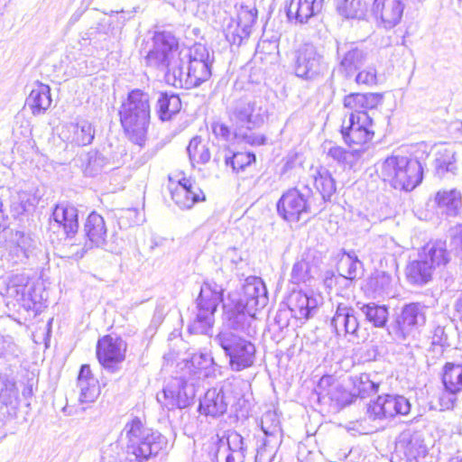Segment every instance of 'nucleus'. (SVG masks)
Returning a JSON list of instances; mask_svg holds the SVG:
<instances>
[{"instance_id":"21","label":"nucleus","mask_w":462,"mask_h":462,"mask_svg":"<svg viewBox=\"0 0 462 462\" xmlns=\"http://www.w3.org/2000/svg\"><path fill=\"white\" fill-rule=\"evenodd\" d=\"M321 304V295L302 291H293L288 299V306L291 315L300 320H307L312 318Z\"/></svg>"},{"instance_id":"57","label":"nucleus","mask_w":462,"mask_h":462,"mask_svg":"<svg viewBox=\"0 0 462 462\" xmlns=\"http://www.w3.org/2000/svg\"><path fill=\"white\" fill-rule=\"evenodd\" d=\"M190 364L195 369L202 371L213 364V358L207 353L194 354L190 358Z\"/></svg>"},{"instance_id":"50","label":"nucleus","mask_w":462,"mask_h":462,"mask_svg":"<svg viewBox=\"0 0 462 462\" xmlns=\"http://www.w3.org/2000/svg\"><path fill=\"white\" fill-rule=\"evenodd\" d=\"M355 394L365 398L378 392L379 383L369 374H361L352 378Z\"/></svg>"},{"instance_id":"37","label":"nucleus","mask_w":462,"mask_h":462,"mask_svg":"<svg viewBox=\"0 0 462 462\" xmlns=\"http://www.w3.org/2000/svg\"><path fill=\"white\" fill-rule=\"evenodd\" d=\"M51 101V88L46 84L37 81L26 98V105L33 116H40L50 108Z\"/></svg>"},{"instance_id":"42","label":"nucleus","mask_w":462,"mask_h":462,"mask_svg":"<svg viewBox=\"0 0 462 462\" xmlns=\"http://www.w3.org/2000/svg\"><path fill=\"white\" fill-rule=\"evenodd\" d=\"M419 255L428 260L432 268L436 266L445 265L449 261V254L446 248V242L439 240L435 242H430L422 247Z\"/></svg>"},{"instance_id":"40","label":"nucleus","mask_w":462,"mask_h":462,"mask_svg":"<svg viewBox=\"0 0 462 462\" xmlns=\"http://www.w3.org/2000/svg\"><path fill=\"white\" fill-rule=\"evenodd\" d=\"M433 270L429 261L422 259L419 255L417 260L411 262L407 265L406 277L411 284L424 285L431 280Z\"/></svg>"},{"instance_id":"4","label":"nucleus","mask_w":462,"mask_h":462,"mask_svg":"<svg viewBox=\"0 0 462 462\" xmlns=\"http://www.w3.org/2000/svg\"><path fill=\"white\" fill-rule=\"evenodd\" d=\"M127 439L126 450L138 462L156 456L166 445L165 438L157 431L145 428L140 419L127 422L122 431Z\"/></svg>"},{"instance_id":"28","label":"nucleus","mask_w":462,"mask_h":462,"mask_svg":"<svg viewBox=\"0 0 462 462\" xmlns=\"http://www.w3.org/2000/svg\"><path fill=\"white\" fill-rule=\"evenodd\" d=\"M404 10L403 0H374L372 11L386 28L398 24Z\"/></svg>"},{"instance_id":"18","label":"nucleus","mask_w":462,"mask_h":462,"mask_svg":"<svg viewBox=\"0 0 462 462\" xmlns=\"http://www.w3.org/2000/svg\"><path fill=\"white\" fill-rule=\"evenodd\" d=\"M127 344L121 337L104 336L97 344V357L100 365L112 372L125 358Z\"/></svg>"},{"instance_id":"13","label":"nucleus","mask_w":462,"mask_h":462,"mask_svg":"<svg viewBox=\"0 0 462 462\" xmlns=\"http://www.w3.org/2000/svg\"><path fill=\"white\" fill-rule=\"evenodd\" d=\"M256 18V8L241 5L237 8L236 18L228 17L224 20L223 32L226 41L230 44L239 46L249 37Z\"/></svg>"},{"instance_id":"46","label":"nucleus","mask_w":462,"mask_h":462,"mask_svg":"<svg viewBox=\"0 0 462 462\" xmlns=\"http://www.w3.org/2000/svg\"><path fill=\"white\" fill-rule=\"evenodd\" d=\"M442 383L446 389L462 392V364L446 363L442 368Z\"/></svg>"},{"instance_id":"39","label":"nucleus","mask_w":462,"mask_h":462,"mask_svg":"<svg viewBox=\"0 0 462 462\" xmlns=\"http://www.w3.org/2000/svg\"><path fill=\"white\" fill-rule=\"evenodd\" d=\"M0 405L6 409V413L13 416L19 406V391L15 382L6 376H0Z\"/></svg>"},{"instance_id":"20","label":"nucleus","mask_w":462,"mask_h":462,"mask_svg":"<svg viewBox=\"0 0 462 462\" xmlns=\"http://www.w3.org/2000/svg\"><path fill=\"white\" fill-rule=\"evenodd\" d=\"M397 451L402 453L406 462H426L428 447L419 431L407 430L402 431L396 443Z\"/></svg>"},{"instance_id":"34","label":"nucleus","mask_w":462,"mask_h":462,"mask_svg":"<svg viewBox=\"0 0 462 462\" xmlns=\"http://www.w3.org/2000/svg\"><path fill=\"white\" fill-rule=\"evenodd\" d=\"M80 402H93L100 394V386L90 370L89 365H83L78 376Z\"/></svg>"},{"instance_id":"41","label":"nucleus","mask_w":462,"mask_h":462,"mask_svg":"<svg viewBox=\"0 0 462 462\" xmlns=\"http://www.w3.org/2000/svg\"><path fill=\"white\" fill-rule=\"evenodd\" d=\"M84 232L91 245H103L106 237V227L104 218L96 212L89 214L84 226Z\"/></svg>"},{"instance_id":"36","label":"nucleus","mask_w":462,"mask_h":462,"mask_svg":"<svg viewBox=\"0 0 462 462\" xmlns=\"http://www.w3.org/2000/svg\"><path fill=\"white\" fill-rule=\"evenodd\" d=\"M62 137L71 143L79 146L88 145L92 143L95 131L90 123L82 121L80 123L67 125L61 131Z\"/></svg>"},{"instance_id":"38","label":"nucleus","mask_w":462,"mask_h":462,"mask_svg":"<svg viewBox=\"0 0 462 462\" xmlns=\"http://www.w3.org/2000/svg\"><path fill=\"white\" fill-rule=\"evenodd\" d=\"M434 201L448 216L455 217L462 207V194L457 189H440L436 193Z\"/></svg>"},{"instance_id":"3","label":"nucleus","mask_w":462,"mask_h":462,"mask_svg":"<svg viewBox=\"0 0 462 462\" xmlns=\"http://www.w3.org/2000/svg\"><path fill=\"white\" fill-rule=\"evenodd\" d=\"M228 116L235 138L250 145H262L265 136L251 130L264 122V111L255 100L239 99L228 109Z\"/></svg>"},{"instance_id":"64","label":"nucleus","mask_w":462,"mask_h":462,"mask_svg":"<svg viewBox=\"0 0 462 462\" xmlns=\"http://www.w3.org/2000/svg\"><path fill=\"white\" fill-rule=\"evenodd\" d=\"M455 310L459 317L462 319V294L457 298L455 303Z\"/></svg>"},{"instance_id":"43","label":"nucleus","mask_w":462,"mask_h":462,"mask_svg":"<svg viewBox=\"0 0 462 462\" xmlns=\"http://www.w3.org/2000/svg\"><path fill=\"white\" fill-rule=\"evenodd\" d=\"M356 308L365 317V319L376 328H383L388 320L389 311L384 305H378L374 302H357Z\"/></svg>"},{"instance_id":"58","label":"nucleus","mask_w":462,"mask_h":462,"mask_svg":"<svg viewBox=\"0 0 462 462\" xmlns=\"http://www.w3.org/2000/svg\"><path fill=\"white\" fill-rule=\"evenodd\" d=\"M274 414L272 412H267L263 415L261 422L262 430L267 436H273L280 431V427L278 422L272 423L270 426H267L269 421H273Z\"/></svg>"},{"instance_id":"54","label":"nucleus","mask_w":462,"mask_h":462,"mask_svg":"<svg viewBox=\"0 0 462 462\" xmlns=\"http://www.w3.org/2000/svg\"><path fill=\"white\" fill-rule=\"evenodd\" d=\"M370 283L374 291L379 295L388 293L391 284V277L385 273H377L371 279Z\"/></svg>"},{"instance_id":"44","label":"nucleus","mask_w":462,"mask_h":462,"mask_svg":"<svg viewBox=\"0 0 462 462\" xmlns=\"http://www.w3.org/2000/svg\"><path fill=\"white\" fill-rule=\"evenodd\" d=\"M312 178L323 202L330 200V198L336 192V182L331 173L325 168H319L314 170Z\"/></svg>"},{"instance_id":"22","label":"nucleus","mask_w":462,"mask_h":462,"mask_svg":"<svg viewBox=\"0 0 462 462\" xmlns=\"http://www.w3.org/2000/svg\"><path fill=\"white\" fill-rule=\"evenodd\" d=\"M330 326L337 336L348 335L352 340L358 339L359 322L355 310L345 302H338Z\"/></svg>"},{"instance_id":"25","label":"nucleus","mask_w":462,"mask_h":462,"mask_svg":"<svg viewBox=\"0 0 462 462\" xmlns=\"http://www.w3.org/2000/svg\"><path fill=\"white\" fill-rule=\"evenodd\" d=\"M224 309L227 329L236 333L244 332L249 335L255 311L248 313L247 307H244L242 303L232 302L231 300L224 304Z\"/></svg>"},{"instance_id":"32","label":"nucleus","mask_w":462,"mask_h":462,"mask_svg":"<svg viewBox=\"0 0 462 462\" xmlns=\"http://www.w3.org/2000/svg\"><path fill=\"white\" fill-rule=\"evenodd\" d=\"M383 101V96L378 93H352L345 97L344 106L356 115L369 114Z\"/></svg>"},{"instance_id":"15","label":"nucleus","mask_w":462,"mask_h":462,"mask_svg":"<svg viewBox=\"0 0 462 462\" xmlns=\"http://www.w3.org/2000/svg\"><path fill=\"white\" fill-rule=\"evenodd\" d=\"M373 117L370 114L350 113L347 121L342 125L341 134L348 145L363 146L371 142L374 132L372 128Z\"/></svg>"},{"instance_id":"27","label":"nucleus","mask_w":462,"mask_h":462,"mask_svg":"<svg viewBox=\"0 0 462 462\" xmlns=\"http://www.w3.org/2000/svg\"><path fill=\"white\" fill-rule=\"evenodd\" d=\"M171 199L182 209H189L196 202L205 199L202 190L190 180L182 178L175 188H170Z\"/></svg>"},{"instance_id":"5","label":"nucleus","mask_w":462,"mask_h":462,"mask_svg":"<svg viewBox=\"0 0 462 462\" xmlns=\"http://www.w3.org/2000/svg\"><path fill=\"white\" fill-rule=\"evenodd\" d=\"M186 50H180L179 41L171 32H155L152 37V47L145 56L147 66L164 72L165 79H169L181 64V58Z\"/></svg>"},{"instance_id":"33","label":"nucleus","mask_w":462,"mask_h":462,"mask_svg":"<svg viewBox=\"0 0 462 462\" xmlns=\"http://www.w3.org/2000/svg\"><path fill=\"white\" fill-rule=\"evenodd\" d=\"M322 149L328 159H331L343 168H353L362 156L361 149L347 151L332 142H325Z\"/></svg>"},{"instance_id":"56","label":"nucleus","mask_w":462,"mask_h":462,"mask_svg":"<svg viewBox=\"0 0 462 462\" xmlns=\"http://www.w3.org/2000/svg\"><path fill=\"white\" fill-rule=\"evenodd\" d=\"M355 80L358 85L374 86L377 82L376 69L374 67H368L359 71Z\"/></svg>"},{"instance_id":"30","label":"nucleus","mask_w":462,"mask_h":462,"mask_svg":"<svg viewBox=\"0 0 462 462\" xmlns=\"http://www.w3.org/2000/svg\"><path fill=\"white\" fill-rule=\"evenodd\" d=\"M229 401L223 388H212L208 390L203 399L199 402L200 413L211 417L223 415L227 409Z\"/></svg>"},{"instance_id":"35","label":"nucleus","mask_w":462,"mask_h":462,"mask_svg":"<svg viewBox=\"0 0 462 462\" xmlns=\"http://www.w3.org/2000/svg\"><path fill=\"white\" fill-rule=\"evenodd\" d=\"M78 209L73 205L60 203L52 212V219L58 226H62L64 232L69 236L77 233L79 229Z\"/></svg>"},{"instance_id":"7","label":"nucleus","mask_w":462,"mask_h":462,"mask_svg":"<svg viewBox=\"0 0 462 462\" xmlns=\"http://www.w3.org/2000/svg\"><path fill=\"white\" fill-rule=\"evenodd\" d=\"M223 291L222 286L213 281L201 285L196 299V316L189 327L191 333L208 335L212 330L215 312L223 300Z\"/></svg>"},{"instance_id":"17","label":"nucleus","mask_w":462,"mask_h":462,"mask_svg":"<svg viewBox=\"0 0 462 462\" xmlns=\"http://www.w3.org/2000/svg\"><path fill=\"white\" fill-rule=\"evenodd\" d=\"M228 300L242 303L244 307H247L248 313L256 311L263 308L268 301L264 283L260 278L250 277L246 279L241 292L229 294Z\"/></svg>"},{"instance_id":"49","label":"nucleus","mask_w":462,"mask_h":462,"mask_svg":"<svg viewBox=\"0 0 462 462\" xmlns=\"http://www.w3.org/2000/svg\"><path fill=\"white\" fill-rule=\"evenodd\" d=\"M340 15L348 19H361L366 12L365 0H341L337 7Z\"/></svg>"},{"instance_id":"24","label":"nucleus","mask_w":462,"mask_h":462,"mask_svg":"<svg viewBox=\"0 0 462 462\" xmlns=\"http://www.w3.org/2000/svg\"><path fill=\"white\" fill-rule=\"evenodd\" d=\"M245 450L244 438L236 431H232L227 434L226 439H219L215 457L217 462H244Z\"/></svg>"},{"instance_id":"1","label":"nucleus","mask_w":462,"mask_h":462,"mask_svg":"<svg viewBox=\"0 0 462 462\" xmlns=\"http://www.w3.org/2000/svg\"><path fill=\"white\" fill-rule=\"evenodd\" d=\"M181 64L177 66L168 83L175 88L190 89L200 86L211 77L212 60L207 47L196 43L186 50Z\"/></svg>"},{"instance_id":"8","label":"nucleus","mask_w":462,"mask_h":462,"mask_svg":"<svg viewBox=\"0 0 462 462\" xmlns=\"http://www.w3.org/2000/svg\"><path fill=\"white\" fill-rule=\"evenodd\" d=\"M319 210V207H315L314 195L308 185L288 189L277 202L279 216L291 223H297Z\"/></svg>"},{"instance_id":"45","label":"nucleus","mask_w":462,"mask_h":462,"mask_svg":"<svg viewBox=\"0 0 462 462\" xmlns=\"http://www.w3.org/2000/svg\"><path fill=\"white\" fill-rule=\"evenodd\" d=\"M337 269L342 277L352 281L362 273L363 263L355 252H345L337 263Z\"/></svg>"},{"instance_id":"2","label":"nucleus","mask_w":462,"mask_h":462,"mask_svg":"<svg viewBox=\"0 0 462 462\" xmlns=\"http://www.w3.org/2000/svg\"><path fill=\"white\" fill-rule=\"evenodd\" d=\"M122 126L131 142L143 146L150 125V97L141 89L129 92L119 111Z\"/></svg>"},{"instance_id":"6","label":"nucleus","mask_w":462,"mask_h":462,"mask_svg":"<svg viewBox=\"0 0 462 462\" xmlns=\"http://www.w3.org/2000/svg\"><path fill=\"white\" fill-rule=\"evenodd\" d=\"M383 179L394 189L411 190L422 180V167L418 160L393 153L380 166Z\"/></svg>"},{"instance_id":"11","label":"nucleus","mask_w":462,"mask_h":462,"mask_svg":"<svg viewBox=\"0 0 462 462\" xmlns=\"http://www.w3.org/2000/svg\"><path fill=\"white\" fill-rule=\"evenodd\" d=\"M195 395L193 384L182 378L176 377L165 385L162 393H157L156 399L162 408L173 411L189 406L193 402Z\"/></svg>"},{"instance_id":"55","label":"nucleus","mask_w":462,"mask_h":462,"mask_svg":"<svg viewBox=\"0 0 462 462\" xmlns=\"http://www.w3.org/2000/svg\"><path fill=\"white\" fill-rule=\"evenodd\" d=\"M460 393L457 391H450L444 387V390L439 397V403L441 411L451 410L454 408L457 396Z\"/></svg>"},{"instance_id":"61","label":"nucleus","mask_w":462,"mask_h":462,"mask_svg":"<svg viewBox=\"0 0 462 462\" xmlns=\"http://www.w3.org/2000/svg\"><path fill=\"white\" fill-rule=\"evenodd\" d=\"M375 248L380 249L381 254L387 253V249L393 245V240L387 236H378L373 241Z\"/></svg>"},{"instance_id":"16","label":"nucleus","mask_w":462,"mask_h":462,"mask_svg":"<svg viewBox=\"0 0 462 462\" xmlns=\"http://www.w3.org/2000/svg\"><path fill=\"white\" fill-rule=\"evenodd\" d=\"M367 59V52L356 42H337V60L338 73L350 79L361 69Z\"/></svg>"},{"instance_id":"59","label":"nucleus","mask_w":462,"mask_h":462,"mask_svg":"<svg viewBox=\"0 0 462 462\" xmlns=\"http://www.w3.org/2000/svg\"><path fill=\"white\" fill-rule=\"evenodd\" d=\"M18 200L20 203V208L17 209L19 213L29 210L35 204V198L26 191L18 193Z\"/></svg>"},{"instance_id":"10","label":"nucleus","mask_w":462,"mask_h":462,"mask_svg":"<svg viewBox=\"0 0 462 462\" xmlns=\"http://www.w3.org/2000/svg\"><path fill=\"white\" fill-rule=\"evenodd\" d=\"M328 63L322 52L312 43H302L293 52L295 75L306 80H314L328 71Z\"/></svg>"},{"instance_id":"62","label":"nucleus","mask_w":462,"mask_h":462,"mask_svg":"<svg viewBox=\"0 0 462 462\" xmlns=\"http://www.w3.org/2000/svg\"><path fill=\"white\" fill-rule=\"evenodd\" d=\"M451 242L462 253V225H457L450 229Z\"/></svg>"},{"instance_id":"31","label":"nucleus","mask_w":462,"mask_h":462,"mask_svg":"<svg viewBox=\"0 0 462 462\" xmlns=\"http://www.w3.org/2000/svg\"><path fill=\"white\" fill-rule=\"evenodd\" d=\"M324 0H291L287 8L289 20L305 23L322 10Z\"/></svg>"},{"instance_id":"51","label":"nucleus","mask_w":462,"mask_h":462,"mask_svg":"<svg viewBox=\"0 0 462 462\" xmlns=\"http://www.w3.org/2000/svg\"><path fill=\"white\" fill-rule=\"evenodd\" d=\"M312 278V267L308 261L301 258L296 261L291 273V281L295 284L306 283Z\"/></svg>"},{"instance_id":"52","label":"nucleus","mask_w":462,"mask_h":462,"mask_svg":"<svg viewBox=\"0 0 462 462\" xmlns=\"http://www.w3.org/2000/svg\"><path fill=\"white\" fill-rule=\"evenodd\" d=\"M254 162H255V155L252 152H236L232 156L225 155L226 165L230 166L236 172L243 171Z\"/></svg>"},{"instance_id":"26","label":"nucleus","mask_w":462,"mask_h":462,"mask_svg":"<svg viewBox=\"0 0 462 462\" xmlns=\"http://www.w3.org/2000/svg\"><path fill=\"white\" fill-rule=\"evenodd\" d=\"M457 155L455 144L439 147L434 154L432 164L434 175L439 179L457 175L458 171Z\"/></svg>"},{"instance_id":"53","label":"nucleus","mask_w":462,"mask_h":462,"mask_svg":"<svg viewBox=\"0 0 462 462\" xmlns=\"http://www.w3.org/2000/svg\"><path fill=\"white\" fill-rule=\"evenodd\" d=\"M107 160L98 152H90L88 153V165L86 171L90 174L99 171L106 164Z\"/></svg>"},{"instance_id":"19","label":"nucleus","mask_w":462,"mask_h":462,"mask_svg":"<svg viewBox=\"0 0 462 462\" xmlns=\"http://www.w3.org/2000/svg\"><path fill=\"white\" fill-rule=\"evenodd\" d=\"M426 322V307L419 302L404 305L397 319L396 337L405 339L418 331Z\"/></svg>"},{"instance_id":"48","label":"nucleus","mask_w":462,"mask_h":462,"mask_svg":"<svg viewBox=\"0 0 462 462\" xmlns=\"http://www.w3.org/2000/svg\"><path fill=\"white\" fill-rule=\"evenodd\" d=\"M187 152L193 166L195 163L206 164L211 158L209 148L202 143L199 136H195L189 141Z\"/></svg>"},{"instance_id":"47","label":"nucleus","mask_w":462,"mask_h":462,"mask_svg":"<svg viewBox=\"0 0 462 462\" xmlns=\"http://www.w3.org/2000/svg\"><path fill=\"white\" fill-rule=\"evenodd\" d=\"M157 113L162 121H167L181 108L180 97L174 94L162 93L157 100Z\"/></svg>"},{"instance_id":"9","label":"nucleus","mask_w":462,"mask_h":462,"mask_svg":"<svg viewBox=\"0 0 462 462\" xmlns=\"http://www.w3.org/2000/svg\"><path fill=\"white\" fill-rule=\"evenodd\" d=\"M229 358L232 371L240 372L251 367L255 361V346L238 333L223 329L214 338Z\"/></svg>"},{"instance_id":"12","label":"nucleus","mask_w":462,"mask_h":462,"mask_svg":"<svg viewBox=\"0 0 462 462\" xmlns=\"http://www.w3.org/2000/svg\"><path fill=\"white\" fill-rule=\"evenodd\" d=\"M0 242L14 263H25L34 254L37 247L32 236L21 230L4 229L0 233Z\"/></svg>"},{"instance_id":"23","label":"nucleus","mask_w":462,"mask_h":462,"mask_svg":"<svg viewBox=\"0 0 462 462\" xmlns=\"http://www.w3.org/2000/svg\"><path fill=\"white\" fill-rule=\"evenodd\" d=\"M32 285L30 279L24 273H15L8 277L5 293L8 298L17 301L24 308H31L32 303L37 301L32 293Z\"/></svg>"},{"instance_id":"14","label":"nucleus","mask_w":462,"mask_h":462,"mask_svg":"<svg viewBox=\"0 0 462 462\" xmlns=\"http://www.w3.org/2000/svg\"><path fill=\"white\" fill-rule=\"evenodd\" d=\"M411 411V403L407 398L397 394L379 395L366 408V416L371 420L394 418L397 415H407Z\"/></svg>"},{"instance_id":"63","label":"nucleus","mask_w":462,"mask_h":462,"mask_svg":"<svg viewBox=\"0 0 462 462\" xmlns=\"http://www.w3.org/2000/svg\"><path fill=\"white\" fill-rule=\"evenodd\" d=\"M447 335L443 327L438 326L433 330L432 344L443 346L447 343Z\"/></svg>"},{"instance_id":"29","label":"nucleus","mask_w":462,"mask_h":462,"mask_svg":"<svg viewBox=\"0 0 462 462\" xmlns=\"http://www.w3.org/2000/svg\"><path fill=\"white\" fill-rule=\"evenodd\" d=\"M316 392L319 401L323 403L331 402L343 405L347 400V393L331 375H324L319 379Z\"/></svg>"},{"instance_id":"60","label":"nucleus","mask_w":462,"mask_h":462,"mask_svg":"<svg viewBox=\"0 0 462 462\" xmlns=\"http://www.w3.org/2000/svg\"><path fill=\"white\" fill-rule=\"evenodd\" d=\"M212 132L217 137H221L222 139L227 141L230 139L232 134L231 130L228 126H226L223 123L216 122L211 125Z\"/></svg>"}]
</instances>
